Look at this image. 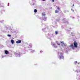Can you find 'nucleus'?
<instances>
[{
    "mask_svg": "<svg viewBox=\"0 0 80 80\" xmlns=\"http://www.w3.org/2000/svg\"><path fill=\"white\" fill-rule=\"evenodd\" d=\"M34 13H37V9H35L34 10Z\"/></svg>",
    "mask_w": 80,
    "mask_h": 80,
    "instance_id": "obj_19",
    "label": "nucleus"
},
{
    "mask_svg": "<svg viewBox=\"0 0 80 80\" xmlns=\"http://www.w3.org/2000/svg\"><path fill=\"white\" fill-rule=\"evenodd\" d=\"M4 53L5 54H6V55H8V54H9V53H10L9 51H8L7 50H5Z\"/></svg>",
    "mask_w": 80,
    "mask_h": 80,
    "instance_id": "obj_10",
    "label": "nucleus"
},
{
    "mask_svg": "<svg viewBox=\"0 0 80 80\" xmlns=\"http://www.w3.org/2000/svg\"><path fill=\"white\" fill-rule=\"evenodd\" d=\"M0 12L1 13H4V12H5V10H2Z\"/></svg>",
    "mask_w": 80,
    "mask_h": 80,
    "instance_id": "obj_18",
    "label": "nucleus"
},
{
    "mask_svg": "<svg viewBox=\"0 0 80 80\" xmlns=\"http://www.w3.org/2000/svg\"><path fill=\"white\" fill-rule=\"evenodd\" d=\"M46 28H42V31H43V32H47V31H46Z\"/></svg>",
    "mask_w": 80,
    "mask_h": 80,
    "instance_id": "obj_14",
    "label": "nucleus"
},
{
    "mask_svg": "<svg viewBox=\"0 0 80 80\" xmlns=\"http://www.w3.org/2000/svg\"><path fill=\"white\" fill-rule=\"evenodd\" d=\"M73 6H74V4H73Z\"/></svg>",
    "mask_w": 80,
    "mask_h": 80,
    "instance_id": "obj_45",
    "label": "nucleus"
},
{
    "mask_svg": "<svg viewBox=\"0 0 80 80\" xmlns=\"http://www.w3.org/2000/svg\"><path fill=\"white\" fill-rule=\"evenodd\" d=\"M64 47H66V46H67V44L65 43H64Z\"/></svg>",
    "mask_w": 80,
    "mask_h": 80,
    "instance_id": "obj_29",
    "label": "nucleus"
},
{
    "mask_svg": "<svg viewBox=\"0 0 80 80\" xmlns=\"http://www.w3.org/2000/svg\"><path fill=\"white\" fill-rule=\"evenodd\" d=\"M10 4V3H9V2H8V5H7V6H8V7H9V5Z\"/></svg>",
    "mask_w": 80,
    "mask_h": 80,
    "instance_id": "obj_31",
    "label": "nucleus"
},
{
    "mask_svg": "<svg viewBox=\"0 0 80 80\" xmlns=\"http://www.w3.org/2000/svg\"><path fill=\"white\" fill-rule=\"evenodd\" d=\"M4 30H5L2 31V32H9V31L11 30V26H6L5 27Z\"/></svg>",
    "mask_w": 80,
    "mask_h": 80,
    "instance_id": "obj_3",
    "label": "nucleus"
},
{
    "mask_svg": "<svg viewBox=\"0 0 80 80\" xmlns=\"http://www.w3.org/2000/svg\"><path fill=\"white\" fill-rule=\"evenodd\" d=\"M77 63V62H75V63L76 64V63Z\"/></svg>",
    "mask_w": 80,
    "mask_h": 80,
    "instance_id": "obj_35",
    "label": "nucleus"
},
{
    "mask_svg": "<svg viewBox=\"0 0 80 80\" xmlns=\"http://www.w3.org/2000/svg\"><path fill=\"white\" fill-rule=\"evenodd\" d=\"M71 10L72 11V12H74V11L73 10V9H71Z\"/></svg>",
    "mask_w": 80,
    "mask_h": 80,
    "instance_id": "obj_36",
    "label": "nucleus"
},
{
    "mask_svg": "<svg viewBox=\"0 0 80 80\" xmlns=\"http://www.w3.org/2000/svg\"><path fill=\"white\" fill-rule=\"evenodd\" d=\"M56 20L57 22H59V21H60V18L57 19Z\"/></svg>",
    "mask_w": 80,
    "mask_h": 80,
    "instance_id": "obj_20",
    "label": "nucleus"
},
{
    "mask_svg": "<svg viewBox=\"0 0 80 80\" xmlns=\"http://www.w3.org/2000/svg\"><path fill=\"white\" fill-rule=\"evenodd\" d=\"M78 44L76 42H74V46L73 45L71 44L69 46H68L66 48V52L67 53H68V51H70V47H72L73 50H74V48H77L78 46H77Z\"/></svg>",
    "mask_w": 80,
    "mask_h": 80,
    "instance_id": "obj_1",
    "label": "nucleus"
},
{
    "mask_svg": "<svg viewBox=\"0 0 80 80\" xmlns=\"http://www.w3.org/2000/svg\"><path fill=\"white\" fill-rule=\"evenodd\" d=\"M58 56L59 60H61L62 59L63 60H64V57H63V54L62 53H60V52H58Z\"/></svg>",
    "mask_w": 80,
    "mask_h": 80,
    "instance_id": "obj_4",
    "label": "nucleus"
},
{
    "mask_svg": "<svg viewBox=\"0 0 80 80\" xmlns=\"http://www.w3.org/2000/svg\"><path fill=\"white\" fill-rule=\"evenodd\" d=\"M55 35H57L58 34V31H56L55 32Z\"/></svg>",
    "mask_w": 80,
    "mask_h": 80,
    "instance_id": "obj_26",
    "label": "nucleus"
},
{
    "mask_svg": "<svg viewBox=\"0 0 80 80\" xmlns=\"http://www.w3.org/2000/svg\"><path fill=\"white\" fill-rule=\"evenodd\" d=\"M63 28L64 29H65V30H67L68 31H68V29H67V28H65V27H63Z\"/></svg>",
    "mask_w": 80,
    "mask_h": 80,
    "instance_id": "obj_25",
    "label": "nucleus"
},
{
    "mask_svg": "<svg viewBox=\"0 0 80 80\" xmlns=\"http://www.w3.org/2000/svg\"><path fill=\"white\" fill-rule=\"evenodd\" d=\"M7 36L8 37H12V35H11L10 34H8L7 35Z\"/></svg>",
    "mask_w": 80,
    "mask_h": 80,
    "instance_id": "obj_24",
    "label": "nucleus"
},
{
    "mask_svg": "<svg viewBox=\"0 0 80 80\" xmlns=\"http://www.w3.org/2000/svg\"><path fill=\"white\" fill-rule=\"evenodd\" d=\"M57 8L58 9V10L59 11V10H60V8L59 7H58Z\"/></svg>",
    "mask_w": 80,
    "mask_h": 80,
    "instance_id": "obj_30",
    "label": "nucleus"
},
{
    "mask_svg": "<svg viewBox=\"0 0 80 80\" xmlns=\"http://www.w3.org/2000/svg\"><path fill=\"white\" fill-rule=\"evenodd\" d=\"M1 48H3V45H1Z\"/></svg>",
    "mask_w": 80,
    "mask_h": 80,
    "instance_id": "obj_33",
    "label": "nucleus"
},
{
    "mask_svg": "<svg viewBox=\"0 0 80 80\" xmlns=\"http://www.w3.org/2000/svg\"><path fill=\"white\" fill-rule=\"evenodd\" d=\"M14 54L16 57H20L22 55V53L20 52H14Z\"/></svg>",
    "mask_w": 80,
    "mask_h": 80,
    "instance_id": "obj_5",
    "label": "nucleus"
},
{
    "mask_svg": "<svg viewBox=\"0 0 80 80\" xmlns=\"http://www.w3.org/2000/svg\"><path fill=\"white\" fill-rule=\"evenodd\" d=\"M42 17L41 18V20H44V21H46V20H47V18L45 16L46 15L45 12L42 13Z\"/></svg>",
    "mask_w": 80,
    "mask_h": 80,
    "instance_id": "obj_6",
    "label": "nucleus"
},
{
    "mask_svg": "<svg viewBox=\"0 0 80 80\" xmlns=\"http://www.w3.org/2000/svg\"><path fill=\"white\" fill-rule=\"evenodd\" d=\"M72 18L73 19L75 18V17H72Z\"/></svg>",
    "mask_w": 80,
    "mask_h": 80,
    "instance_id": "obj_39",
    "label": "nucleus"
},
{
    "mask_svg": "<svg viewBox=\"0 0 80 80\" xmlns=\"http://www.w3.org/2000/svg\"><path fill=\"white\" fill-rule=\"evenodd\" d=\"M60 42L62 44V46L63 47H64V43H63V41H60Z\"/></svg>",
    "mask_w": 80,
    "mask_h": 80,
    "instance_id": "obj_15",
    "label": "nucleus"
},
{
    "mask_svg": "<svg viewBox=\"0 0 80 80\" xmlns=\"http://www.w3.org/2000/svg\"><path fill=\"white\" fill-rule=\"evenodd\" d=\"M62 20L63 23H67V24H69V22L67 21V19H66L62 18Z\"/></svg>",
    "mask_w": 80,
    "mask_h": 80,
    "instance_id": "obj_8",
    "label": "nucleus"
},
{
    "mask_svg": "<svg viewBox=\"0 0 80 80\" xmlns=\"http://www.w3.org/2000/svg\"><path fill=\"white\" fill-rule=\"evenodd\" d=\"M7 56L8 57V56H9V57H12L11 56H8V55H7V56H6V55H4L2 56V58H4V57H7Z\"/></svg>",
    "mask_w": 80,
    "mask_h": 80,
    "instance_id": "obj_17",
    "label": "nucleus"
},
{
    "mask_svg": "<svg viewBox=\"0 0 80 80\" xmlns=\"http://www.w3.org/2000/svg\"><path fill=\"white\" fill-rule=\"evenodd\" d=\"M10 32H12V33H13V32H16V31L14 29H12V28H11V29L10 30Z\"/></svg>",
    "mask_w": 80,
    "mask_h": 80,
    "instance_id": "obj_13",
    "label": "nucleus"
},
{
    "mask_svg": "<svg viewBox=\"0 0 80 80\" xmlns=\"http://www.w3.org/2000/svg\"><path fill=\"white\" fill-rule=\"evenodd\" d=\"M25 45L26 46V47L24 48L25 50H29L31 53H33L34 52H35V50L30 49L31 48H32V45L31 44H28V43L26 42L25 43Z\"/></svg>",
    "mask_w": 80,
    "mask_h": 80,
    "instance_id": "obj_2",
    "label": "nucleus"
},
{
    "mask_svg": "<svg viewBox=\"0 0 80 80\" xmlns=\"http://www.w3.org/2000/svg\"><path fill=\"white\" fill-rule=\"evenodd\" d=\"M16 43L18 44L20 43H22V41H21V40H18L16 42Z\"/></svg>",
    "mask_w": 80,
    "mask_h": 80,
    "instance_id": "obj_12",
    "label": "nucleus"
},
{
    "mask_svg": "<svg viewBox=\"0 0 80 80\" xmlns=\"http://www.w3.org/2000/svg\"><path fill=\"white\" fill-rule=\"evenodd\" d=\"M42 0V1H43V2H44V1H45V0Z\"/></svg>",
    "mask_w": 80,
    "mask_h": 80,
    "instance_id": "obj_40",
    "label": "nucleus"
},
{
    "mask_svg": "<svg viewBox=\"0 0 80 80\" xmlns=\"http://www.w3.org/2000/svg\"><path fill=\"white\" fill-rule=\"evenodd\" d=\"M4 22V20H2V21H0V22H1V23H3Z\"/></svg>",
    "mask_w": 80,
    "mask_h": 80,
    "instance_id": "obj_28",
    "label": "nucleus"
},
{
    "mask_svg": "<svg viewBox=\"0 0 80 80\" xmlns=\"http://www.w3.org/2000/svg\"><path fill=\"white\" fill-rule=\"evenodd\" d=\"M52 46L54 47V48H57V46L56 45V44L54 42L52 43Z\"/></svg>",
    "mask_w": 80,
    "mask_h": 80,
    "instance_id": "obj_9",
    "label": "nucleus"
},
{
    "mask_svg": "<svg viewBox=\"0 0 80 80\" xmlns=\"http://www.w3.org/2000/svg\"><path fill=\"white\" fill-rule=\"evenodd\" d=\"M11 43H12V44H13V43H15V42H14V40H13V39H11Z\"/></svg>",
    "mask_w": 80,
    "mask_h": 80,
    "instance_id": "obj_16",
    "label": "nucleus"
},
{
    "mask_svg": "<svg viewBox=\"0 0 80 80\" xmlns=\"http://www.w3.org/2000/svg\"><path fill=\"white\" fill-rule=\"evenodd\" d=\"M77 17H79V16H77Z\"/></svg>",
    "mask_w": 80,
    "mask_h": 80,
    "instance_id": "obj_41",
    "label": "nucleus"
},
{
    "mask_svg": "<svg viewBox=\"0 0 80 80\" xmlns=\"http://www.w3.org/2000/svg\"><path fill=\"white\" fill-rule=\"evenodd\" d=\"M42 52H43V51H40V53H42Z\"/></svg>",
    "mask_w": 80,
    "mask_h": 80,
    "instance_id": "obj_34",
    "label": "nucleus"
},
{
    "mask_svg": "<svg viewBox=\"0 0 80 80\" xmlns=\"http://www.w3.org/2000/svg\"><path fill=\"white\" fill-rule=\"evenodd\" d=\"M70 17H71V18H72V16H71Z\"/></svg>",
    "mask_w": 80,
    "mask_h": 80,
    "instance_id": "obj_46",
    "label": "nucleus"
},
{
    "mask_svg": "<svg viewBox=\"0 0 80 80\" xmlns=\"http://www.w3.org/2000/svg\"><path fill=\"white\" fill-rule=\"evenodd\" d=\"M68 12H69V11H67Z\"/></svg>",
    "mask_w": 80,
    "mask_h": 80,
    "instance_id": "obj_44",
    "label": "nucleus"
},
{
    "mask_svg": "<svg viewBox=\"0 0 80 80\" xmlns=\"http://www.w3.org/2000/svg\"><path fill=\"white\" fill-rule=\"evenodd\" d=\"M64 12H66V11H65Z\"/></svg>",
    "mask_w": 80,
    "mask_h": 80,
    "instance_id": "obj_42",
    "label": "nucleus"
},
{
    "mask_svg": "<svg viewBox=\"0 0 80 80\" xmlns=\"http://www.w3.org/2000/svg\"><path fill=\"white\" fill-rule=\"evenodd\" d=\"M78 64H80V63H78Z\"/></svg>",
    "mask_w": 80,
    "mask_h": 80,
    "instance_id": "obj_43",
    "label": "nucleus"
},
{
    "mask_svg": "<svg viewBox=\"0 0 80 80\" xmlns=\"http://www.w3.org/2000/svg\"><path fill=\"white\" fill-rule=\"evenodd\" d=\"M71 35L72 36H73L74 35V32H71Z\"/></svg>",
    "mask_w": 80,
    "mask_h": 80,
    "instance_id": "obj_23",
    "label": "nucleus"
},
{
    "mask_svg": "<svg viewBox=\"0 0 80 80\" xmlns=\"http://www.w3.org/2000/svg\"><path fill=\"white\" fill-rule=\"evenodd\" d=\"M21 53H22V55L23 54H25V53H26V51L25 50H22V51Z\"/></svg>",
    "mask_w": 80,
    "mask_h": 80,
    "instance_id": "obj_11",
    "label": "nucleus"
},
{
    "mask_svg": "<svg viewBox=\"0 0 80 80\" xmlns=\"http://www.w3.org/2000/svg\"><path fill=\"white\" fill-rule=\"evenodd\" d=\"M72 28H70V30H72Z\"/></svg>",
    "mask_w": 80,
    "mask_h": 80,
    "instance_id": "obj_38",
    "label": "nucleus"
},
{
    "mask_svg": "<svg viewBox=\"0 0 80 80\" xmlns=\"http://www.w3.org/2000/svg\"><path fill=\"white\" fill-rule=\"evenodd\" d=\"M55 13H58V10H55Z\"/></svg>",
    "mask_w": 80,
    "mask_h": 80,
    "instance_id": "obj_22",
    "label": "nucleus"
},
{
    "mask_svg": "<svg viewBox=\"0 0 80 80\" xmlns=\"http://www.w3.org/2000/svg\"><path fill=\"white\" fill-rule=\"evenodd\" d=\"M58 26L57 25H55V26H54L53 27H54V28H57L58 27Z\"/></svg>",
    "mask_w": 80,
    "mask_h": 80,
    "instance_id": "obj_27",
    "label": "nucleus"
},
{
    "mask_svg": "<svg viewBox=\"0 0 80 80\" xmlns=\"http://www.w3.org/2000/svg\"><path fill=\"white\" fill-rule=\"evenodd\" d=\"M35 5V4L33 3V4H31V5L32 6V5Z\"/></svg>",
    "mask_w": 80,
    "mask_h": 80,
    "instance_id": "obj_32",
    "label": "nucleus"
},
{
    "mask_svg": "<svg viewBox=\"0 0 80 80\" xmlns=\"http://www.w3.org/2000/svg\"><path fill=\"white\" fill-rule=\"evenodd\" d=\"M53 2H55V0H52Z\"/></svg>",
    "mask_w": 80,
    "mask_h": 80,
    "instance_id": "obj_37",
    "label": "nucleus"
},
{
    "mask_svg": "<svg viewBox=\"0 0 80 80\" xmlns=\"http://www.w3.org/2000/svg\"><path fill=\"white\" fill-rule=\"evenodd\" d=\"M56 43H57V45H60V43H58V41H56Z\"/></svg>",
    "mask_w": 80,
    "mask_h": 80,
    "instance_id": "obj_21",
    "label": "nucleus"
},
{
    "mask_svg": "<svg viewBox=\"0 0 80 80\" xmlns=\"http://www.w3.org/2000/svg\"><path fill=\"white\" fill-rule=\"evenodd\" d=\"M46 37L48 38L49 40H51L52 39H51V37H53V35L52 34L49 33L48 34V35H46Z\"/></svg>",
    "mask_w": 80,
    "mask_h": 80,
    "instance_id": "obj_7",
    "label": "nucleus"
}]
</instances>
